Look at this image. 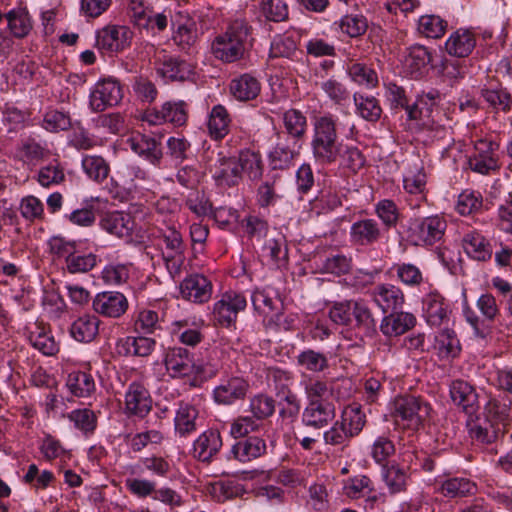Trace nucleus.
Masks as SVG:
<instances>
[{"label": "nucleus", "instance_id": "c9c22d12", "mask_svg": "<svg viewBox=\"0 0 512 512\" xmlns=\"http://www.w3.org/2000/svg\"><path fill=\"white\" fill-rule=\"evenodd\" d=\"M439 491L450 499L471 496L476 492V485L467 478H449L442 482Z\"/></svg>", "mask_w": 512, "mask_h": 512}, {"label": "nucleus", "instance_id": "4be33fe9", "mask_svg": "<svg viewBox=\"0 0 512 512\" xmlns=\"http://www.w3.org/2000/svg\"><path fill=\"white\" fill-rule=\"evenodd\" d=\"M282 123L285 133L292 140L294 145L302 142L308 129L306 115L298 109L290 108L283 112Z\"/></svg>", "mask_w": 512, "mask_h": 512}, {"label": "nucleus", "instance_id": "6e6552de", "mask_svg": "<svg viewBox=\"0 0 512 512\" xmlns=\"http://www.w3.org/2000/svg\"><path fill=\"white\" fill-rule=\"evenodd\" d=\"M209 170L217 186L229 188L241 181V170L236 157L218 153L209 164Z\"/></svg>", "mask_w": 512, "mask_h": 512}, {"label": "nucleus", "instance_id": "423d86ee", "mask_svg": "<svg viewBox=\"0 0 512 512\" xmlns=\"http://www.w3.org/2000/svg\"><path fill=\"white\" fill-rule=\"evenodd\" d=\"M247 306L246 298L235 291H228L222 294L221 298L214 303L212 316L216 325L230 327L236 320L238 313Z\"/></svg>", "mask_w": 512, "mask_h": 512}, {"label": "nucleus", "instance_id": "13d9d810", "mask_svg": "<svg viewBox=\"0 0 512 512\" xmlns=\"http://www.w3.org/2000/svg\"><path fill=\"white\" fill-rule=\"evenodd\" d=\"M297 52V43L292 36L279 35L274 38L270 47V56L273 58H292Z\"/></svg>", "mask_w": 512, "mask_h": 512}, {"label": "nucleus", "instance_id": "de8ad7c7", "mask_svg": "<svg viewBox=\"0 0 512 512\" xmlns=\"http://www.w3.org/2000/svg\"><path fill=\"white\" fill-rule=\"evenodd\" d=\"M382 477L391 494L399 493L406 489V473L396 463L384 465Z\"/></svg>", "mask_w": 512, "mask_h": 512}, {"label": "nucleus", "instance_id": "1a4fd4ad", "mask_svg": "<svg viewBox=\"0 0 512 512\" xmlns=\"http://www.w3.org/2000/svg\"><path fill=\"white\" fill-rule=\"evenodd\" d=\"M131 39L127 26L108 25L97 32L96 47L104 53H118L130 45Z\"/></svg>", "mask_w": 512, "mask_h": 512}, {"label": "nucleus", "instance_id": "58836bf2", "mask_svg": "<svg viewBox=\"0 0 512 512\" xmlns=\"http://www.w3.org/2000/svg\"><path fill=\"white\" fill-rule=\"evenodd\" d=\"M197 409L189 403H180L175 416V429L181 437L196 430Z\"/></svg>", "mask_w": 512, "mask_h": 512}, {"label": "nucleus", "instance_id": "0e129e2a", "mask_svg": "<svg viewBox=\"0 0 512 512\" xmlns=\"http://www.w3.org/2000/svg\"><path fill=\"white\" fill-rule=\"evenodd\" d=\"M97 264V256L93 253L85 255L77 254L76 252L66 263L67 271L71 274L86 273L92 270Z\"/></svg>", "mask_w": 512, "mask_h": 512}, {"label": "nucleus", "instance_id": "5701e85b", "mask_svg": "<svg viewBox=\"0 0 512 512\" xmlns=\"http://www.w3.org/2000/svg\"><path fill=\"white\" fill-rule=\"evenodd\" d=\"M372 296L383 312L395 311L404 304V294L402 290L392 284L377 285L373 289Z\"/></svg>", "mask_w": 512, "mask_h": 512}, {"label": "nucleus", "instance_id": "a878e982", "mask_svg": "<svg viewBox=\"0 0 512 512\" xmlns=\"http://www.w3.org/2000/svg\"><path fill=\"white\" fill-rule=\"evenodd\" d=\"M476 45L475 35L468 29L453 32L445 43L449 55L464 58L471 54Z\"/></svg>", "mask_w": 512, "mask_h": 512}, {"label": "nucleus", "instance_id": "680f3d73", "mask_svg": "<svg viewBox=\"0 0 512 512\" xmlns=\"http://www.w3.org/2000/svg\"><path fill=\"white\" fill-rule=\"evenodd\" d=\"M432 60L430 51L422 45H414L408 49L406 64L412 71H420L425 68Z\"/></svg>", "mask_w": 512, "mask_h": 512}, {"label": "nucleus", "instance_id": "49530a36", "mask_svg": "<svg viewBox=\"0 0 512 512\" xmlns=\"http://www.w3.org/2000/svg\"><path fill=\"white\" fill-rule=\"evenodd\" d=\"M303 387L308 403H312V401L330 402L327 397L332 393V388L327 381L320 378L307 377L303 381Z\"/></svg>", "mask_w": 512, "mask_h": 512}, {"label": "nucleus", "instance_id": "37998d69", "mask_svg": "<svg viewBox=\"0 0 512 512\" xmlns=\"http://www.w3.org/2000/svg\"><path fill=\"white\" fill-rule=\"evenodd\" d=\"M8 27L11 33L17 38L26 37L31 29L32 22L28 11L25 8L11 10L6 15Z\"/></svg>", "mask_w": 512, "mask_h": 512}, {"label": "nucleus", "instance_id": "6e6d98bb", "mask_svg": "<svg viewBox=\"0 0 512 512\" xmlns=\"http://www.w3.org/2000/svg\"><path fill=\"white\" fill-rule=\"evenodd\" d=\"M264 249L269 252L271 260L275 263L286 261L288 258L286 238L279 231H275L274 234L266 240Z\"/></svg>", "mask_w": 512, "mask_h": 512}, {"label": "nucleus", "instance_id": "3c124183", "mask_svg": "<svg viewBox=\"0 0 512 512\" xmlns=\"http://www.w3.org/2000/svg\"><path fill=\"white\" fill-rule=\"evenodd\" d=\"M297 363L310 372H323L329 366L327 356L313 349H306L297 356Z\"/></svg>", "mask_w": 512, "mask_h": 512}, {"label": "nucleus", "instance_id": "0eeeda50", "mask_svg": "<svg viewBox=\"0 0 512 512\" xmlns=\"http://www.w3.org/2000/svg\"><path fill=\"white\" fill-rule=\"evenodd\" d=\"M123 98V89L119 81L113 78L99 80L89 96V104L94 112H102L116 106Z\"/></svg>", "mask_w": 512, "mask_h": 512}, {"label": "nucleus", "instance_id": "ddd939ff", "mask_svg": "<svg viewBox=\"0 0 512 512\" xmlns=\"http://www.w3.org/2000/svg\"><path fill=\"white\" fill-rule=\"evenodd\" d=\"M96 313L109 318H119L128 309V300L120 292L106 291L98 293L93 299Z\"/></svg>", "mask_w": 512, "mask_h": 512}, {"label": "nucleus", "instance_id": "f8f14e48", "mask_svg": "<svg viewBox=\"0 0 512 512\" xmlns=\"http://www.w3.org/2000/svg\"><path fill=\"white\" fill-rule=\"evenodd\" d=\"M249 390V383L242 377L234 376L226 379L213 390V399L220 405H232L244 400Z\"/></svg>", "mask_w": 512, "mask_h": 512}, {"label": "nucleus", "instance_id": "69168bd1", "mask_svg": "<svg viewBox=\"0 0 512 512\" xmlns=\"http://www.w3.org/2000/svg\"><path fill=\"white\" fill-rule=\"evenodd\" d=\"M482 207V196L475 191H463L459 197L456 209L461 215H470Z\"/></svg>", "mask_w": 512, "mask_h": 512}, {"label": "nucleus", "instance_id": "f3484780", "mask_svg": "<svg viewBox=\"0 0 512 512\" xmlns=\"http://www.w3.org/2000/svg\"><path fill=\"white\" fill-rule=\"evenodd\" d=\"M383 232L374 219H362L354 222L350 228V239L357 246H372L380 241Z\"/></svg>", "mask_w": 512, "mask_h": 512}, {"label": "nucleus", "instance_id": "412c9836", "mask_svg": "<svg viewBox=\"0 0 512 512\" xmlns=\"http://www.w3.org/2000/svg\"><path fill=\"white\" fill-rule=\"evenodd\" d=\"M450 396L454 404L468 414H474L478 409V395L472 385L464 380H455L450 386Z\"/></svg>", "mask_w": 512, "mask_h": 512}, {"label": "nucleus", "instance_id": "cd10ccee", "mask_svg": "<svg viewBox=\"0 0 512 512\" xmlns=\"http://www.w3.org/2000/svg\"><path fill=\"white\" fill-rule=\"evenodd\" d=\"M266 452L265 441L257 436L237 441L231 449L234 458L242 463L250 462Z\"/></svg>", "mask_w": 512, "mask_h": 512}, {"label": "nucleus", "instance_id": "c03bdc74", "mask_svg": "<svg viewBox=\"0 0 512 512\" xmlns=\"http://www.w3.org/2000/svg\"><path fill=\"white\" fill-rule=\"evenodd\" d=\"M20 157L27 163H38L49 156V150L34 138L23 139L18 147Z\"/></svg>", "mask_w": 512, "mask_h": 512}, {"label": "nucleus", "instance_id": "79ce46f5", "mask_svg": "<svg viewBox=\"0 0 512 512\" xmlns=\"http://www.w3.org/2000/svg\"><path fill=\"white\" fill-rule=\"evenodd\" d=\"M241 174L245 172L251 180H258L263 174V162L259 152L249 149L240 152L237 158Z\"/></svg>", "mask_w": 512, "mask_h": 512}, {"label": "nucleus", "instance_id": "7ed1b4c3", "mask_svg": "<svg viewBox=\"0 0 512 512\" xmlns=\"http://www.w3.org/2000/svg\"><path fill=\"white\" fill-rule=\"evenodd\" d=\"M429 403L421 398L404 395L394 399L392 404V416L397 424L418 430L430 415Z\"/></svg>", "mask_w": 512, "mask_h": 512}, {"label": "nucleus", "instance_id": "2f4dec72", "mask_svg": "<svg viewBox=\"0 0 512 512\" xmlns=\"http://www.w3.org/2000/svg\"><path fill=\"white\" fill-rule=\"evenodd\" d=\"M434 348L441 359H452L459 355L461 351L460 342L456 333L445 328L435 336Z\"/></svg>", "mask_w": 512, "mask_h": 512}, {"label": "nucleus", "instance_id": "bf43d9fd", "mask_svg": "<svg viewBox=\"0 0 512 512\" xmlns=\"http://www.w3.org/2000/svg\"><path fill=\"white\" fill-rule=\"evenodd\" d=\"M446 30V22L436 15H424L419 19V31L429 38H440Z\"/></svg>", "mask_w": 512, "mask_h": 512}, {"label": "nucleus", "instance_id": "603ef678", "mask_svg": "<svg viewBox=\"0 0 512 512\" xmlns=\"http://www.w3.org/2000/svg\"><path fill=\"white\" fill-rule=\"evenodd\" d=\"M348 74L359 85L374 88L378 85V75L374 69L363 63H352L348 66Z\"/></svg>", "mask_w": 512, "mask_h": 512}, {"label": "nucleus", "instance_id": "c85d7f7f", "mask_svg": "<svg viewBox=\"0 0 512 512\" xmlns=\"http://www.w3.org/2000/svg\"><path fill=\"white\" fill-rule=\"evenodd\" d=\"M230 123L231 117L226 107L221 104L215 105L209 113L207 123L210 137L216 141L225 138L230 131Z\"/></svg>", "mask_w": 512, "mask_h": 512}, {"label": "nucleus", "instance_id": "ea45409f", "mask_svg": "<svg viewBox=\"0 0 512 512\" xmlns=\"http://www.w3.org/2000/svg\"><path fill=\"white\" fill-rule=\"evenodd\" d=\"M66 385L69 391L77 397H88L95 391L93 377L82 371L70 373Z\"/></svg>", "mask_w": 512, "mask_h": 512}, {"label": "nucleus", "instance_id": "4c0bfd02", "mask_svg": "<svg viewBox=\"0 0 512 512\" xmlns=\"http://www.w3.org/2000/svg\"><path fill=\"white\" fill-rule=\"evenodd\" d=\"M353 101L356 107V113L369 122H377L382 115V108L379 101L374 96L355 93Z\"/></svg>", "mask_w": 512, "mask_h": 512}, {"label": "nucleus", "instance_id": "bb28decb", "mask_svg": "<svg viewBox=\"0 0 512 512\" xmlns=\"http://www.w3.org/2000/svg\"><path fill=\"white\" fill-rule=\"evenodd\" d=\"M222 447L220 432L209 429L203 432L194 442V456L203 462H208Z\"/></svg>", "mask_w": 512, "mask_h": 512}, {"label": "nucleus", "instance_id": "6ab92c4d", "mask_svg": "<svg viewBox=\"0 0 512 512\" xmlns=\"http://www.w3.org/2000/svg\"><path fill=\"white\" fill-rule=\"evenodd\" d=\"M100 226L107 233L119 238H129L135 227L133 217L123 211L105 213L100 219Z\"/></svg>", "mask_w": 512, "mask_h": 512}, {"label": "nucleus", "instance_id": "09e8293b", "mask_svg": "<svg viewBox=\"0 0 512 512\" xmlns=\"http://www.w3.org/2000/svg\"><path fill=\"white\" fill-rule=\"evenodd\" d=\"M392 270L396 273L397 279L406 286L418 287L424 281L420 268L412 263H396Z\"/></svg>", "mask_w": 512, "mask_h": 512}, {"label": "nucleus", "instance_id": "4d7b16f0", "mask_svg": "<svg viewBox=\"0 0 512 512\" xmlns=\"http://www.w3.org/2000/svg\"><path fill=\"white\" fill-rule=\"evenodd\" d=\"M250 411L253 418L259 420L270 417L275 412V400L267 395L259 394L251 398Z\"/></svg>", "mask_w": 512, "mask_h": 512}, {"label": "nucleus", "instance_id": "a211bd4d", "mask_svg": "<svg viewBox=\"0 0 512 512\" xmlns=\"http://www.w3.org/2000/svg\"><path fill=\"white\" fill-rule=\"evenodd\" d=\"M180 291L184 299L194 303H204L211 298L212 284L203 275H190L182 281Z\"/></svg>", "mask_w": 512, "mask_h": 512}, {"label": "nucleus", "instance_id": "052dcab7", "mask_svg": "<svg viewBox=\"0 0 512 512\" xmlns=\"http://www.w3.org/2000/svg\"><path fill=\"white\" fill-rule=\"evenodd\" d=\"M352 315L354 316L356 327L364 329L367 334L374 331L375 321L372 312L362 301H353Z\"/></svg>", "mask_w": 512, "mask_h": 512}, {"label": "nucleus", "instance_id": "8fccbe9b", "mask_svg": "<svg viewBox=\"0 0 512 512\" xmlns=\"http://www.w3.org/2000/svg\"><path fill=\"white\" fill-rule=\"evenodd\" d=\"M82 167L88 177L96 182L104 181L110 171L109 164L101 156L89 155L82 160Z\"/></svg>", "mask_w": 512, "mask_h": 512}, {"label": "nucleus", "instance_id": "864d4df0", "mask_svg": "<svg viewBox=\"0 0 512 512\" xmlns=\"http://www.w3.org/2000/svg\"><path fill=\"white\" fill-rule=\"evenodd\" d=\"M260 13L268 21L282 22L288 19V5L284 0H261Z\"/></svg>", "mask_w": 512, "mask_h": 512}, {"label": "nucleus", "instance_id": "2eb2a0df", "mask_svg": "<svg viewBox=\"0 0 512 512\" xmlns=\"http://www.w3.org/2000/svg\"><path fill=\"white\" fill-rule=\"evenodd\" d=\"M130 149L149 163L157 166L163 158L162 146L155 138L141 133L127 139Z\"/></svg>", "mask_w": 512, "mask_h": 512}, {"label": "nucleus", "instance_id": "72a5a7b5", "mask_svg": "<svg viewBox=\"0 0 512 512\" xmlns=\"http://www.w3.org/2000/svg\"><path fill=\"white\" fill-rule=\"evenodd\" d=\"M260 89L259 81L249 74H243L233 79L230 84L231 94L240 101L255 99L259 95Z\"/></svg>", "mask_w": 512, "mask_h": 512}, {"label": "nucleus", "instance_id": "f03ea898", "mask_svg": "<svg viewBox=\"0 0 512 512\" xmlns=\"http://www.w3.org/2000/svg\"><path fill=\"white\" fill-rule=\"evenodd\" d=\"M250 30L251 27L244 19L231 22L225 32L216 36L211 44L214 57L226 63L240 60L246 51Z\"/></svg>", "mask_w": 512, "mask_h": 512}, {"label": "nucleus", "instance_id": "9d476101", "mask_svg": "<svg viewBox=\"0 0 512 512\" xmlns=\"http://www.w3.org/2000/svg\"><path fill=\"white\" fill-rule=\"evenodd\" d=\"M161 237L165 244L163 259L166 267L171 275L179 274L184 263L185 252L182 236L175 227H167L166 230L161 231Z\"/></svg>", "mask_w": 512, "mask_h": 512}, {"label": "nucleus", "instance_id": "473e14b6", "mask_svg": "<svg viewBox=\"0 0 512 512\" xmlns=\"http://www.w3.org/2000/svg\"><path fill=\"white\" fill-rule=\"evenodd\" d=\"M301 145H290L288 142H278L269 154L270 165L273 169L289 168L299 155Z\"/></svg>", "mask_w": 512, "mask_h": 512}, {"label": "nucleus", "instance_id": "39448f33", "mask_svg": "<svg viewBox=\"0 0 512 512\" xmlns=\"http://www.w3.org/2000/svg\"><path fill=\"white\" fill-rule=\"evenodd\" d=\"M446 228V221L435 215L414 219L409 230L416 245L431 246L442 239Z\"/></svg>", "mask_w": 512, "mask_h": 512}, {"label": "nucleus", "instance_id": "b1692460", "mask_svg": "<svg viewBox=\"0 0 512 512\" xmlns=\"http://www.w3.org/2000/svg\"><path fill=\"white\" fill-rule=\"evenodd\" d=\"M415 324L416 317L412 313L395 310L383 318L380 330L388 337L399 336L412 329Z\"/></svg>", "mask_w": 512, "mask_h": 512}, {"label": "nucleus", "instance_id": "f704fd0d", "mask_svg": "<svg viewBox=\"0 0 512 512\" xmlns=\"http://www.w3.org/2000/svg\"><path fill=\"white\" fill-rule=\"evenodd\" d=\"M172 40L179 50L188 54L193 53L198 42L196 24L192 21H187L179 25L173 32Z\"/></svg>", "mask_w": 512, "mask_h": 512}, {"label": "nucleus", "instance_id": "aec40b11", "mask_svg": "<svg viewBox=\"0 0 512 512\" xmlns=\"http://www.w3.org/2000/svg\"><path fill=\"white\" fill-rule=\"evenodd\" d=\"M423 313L430 326L438 327L449 320L448 305L438 291H431L423 298Z\"/></svg>", "mask_w": 512, "mask_h": 512}, {"label": "nucleus", "instance_id": "e2e57ef3", "mask_svg": "<svg viewBox=\"0 0 512 512\" xmlns=\"http://www.w3.org/2000/svg\"><path fill=\"white\" fill-rule=\"evenodd\" d=\"M509 399L492 398L485 406L487 417H491L495 421L504 422L509 419L512 407Z\"/></svg>", "mask_w": 512, "mask_h": 512}, {"label": "nucleus", "instance_id": "4468645a", "mask_svg": "<svg viewBox=\"0 0 512 512\" xmlns=\"http://www.w3.org/2000/svg\"><path fill=\"white\" fill-rule=\"evenodd\" d=\"M336 417V408L333 402L308 403L302 414V422L307 427L322 429L328 426Z\"/></svg>", "mask_w": 512, "mask_h": 512}, {"label": "nucleus", "instance_id": "f257e3e1", "mask_svg": "<svg viewBox=\"0 0 512 512\" xmlns=\"http://www.w3.org/2000/svg\"><path fill=\"white\" fill-rule=\"evenodd\" d=\"M311 150L314 160L321 165H330L338 161L343 144L339 141L337 118L325 113L313 120Z\"/></svg>", "mask_w": 512, "mask_h": 512}, {"label": "nucleus", "instance_id": "e433bc0d", "mask_svg": "<svg viewBox=\"0 0 512 512\" xmlns=\"http://www.w3.org/2000/svg\"><path fill=\"white\" fill-rule=\"evenodd\" d=\"M338 421L352 438L363 430L366 424V415L359 405H349L343 409L341 419Z\"/></svg>", "mask_w": 512, "mask_h": 512}, {"label": "nucleus", "instance_id": "774afa93", "mask_svg": "<svg viewBox=\"0 0 512 512\" xmlns=\"http://www.w3.org/2000/svg\"><path fill=\"white\" fill-rule=\"evenodd\" d=\"M164 115L166 122L175 126H182L188 119L187 105L183 101L165 102Z\"/></svg>", "mask_w": 512, "mask_h": 512}, {"label": "nucleus", "instance_id": "338daca9", "mask_svg": "<svg viewBox=\"0 0 512 512\" xmlns=\"http://www.w3.org/2000/svg\"><path fill=\"white\" fill-rule=\"evenodd\" d=\"M367 28V20L362 15H346L340 22V29L350 37H359L363 35Z\"/></svg>", "mask_w": 512, "mask_h": 512}, {"label": "nucleus", "instance_id": "7c9ffc66", "mask_svg": "<svg viewBox=\"0 0 512 512\" xmlns=\"http://www.w3.org/2000/svg\"><path fill=\"white\" fill-rule=\"evenodd\" d=\"M463 248L471 258L478 261H487L492 257L490 243L478 232H470L464 236Z\"/></svg>", "mask_w": 512, "mask_h": 512}, {"label": "nucleus", "instance_id": "393cba45", "mask_svg": "<svg viewBox=\"0 0 512 512\" xmlns=\"http://www.w3.org/2000/svg\"><path fill=\"white\" fill-rule=\"evenodd\" d=\"M162 77L171 81H186L194 75L193 66L177 57H165L157 67Z\"/></svg>", "mask_w": 512, "mask_h": 512}, {"label": "nucleus", "instance_id": "c756f323", "mask_svg": "<svg viewBox=\"0 0 512 512\" xmlns=\"http://www.w3.org/2000/svg\"><path fill=\"white\" fill-rule=\"evenodd\" d=\"M99 319L94 315H82L70 327V335L78 342L88 343L98 334Z\"/></svg>", "mask_w": 512, "mask_h": 512}, {"label": "nucleus", "instance_id": "20e7f679", "mask_svg": "<svg viewBox=\"0 0 512 512\" xmlns=\"http://www.w3.org/2000/svg\"><path fill=\"white\" fill-rule=\"evenodd\" d=\"M255 311L263 317L267 327L278 326L283 315V302L276 291L256 289L251 296Z\"/></svg>", "mask_w": 512, "mask_h": 512}, {"label": "nucleus", "instance_id": "5fc2aeb1", "mask_svg": "<svg viewBox=\"0 0 512 512\" xmlns=\"http://www.w3.org/2000/svg\"><path fill=\"white\" fill-rule=\"evenodd\" d=\"M343 490L344 494L351 499L365 497L373 492L372 481L365 475L356 476L346 481Z\"/></svg>", "mask_w": 512, "mask_h": 512}, {"label": "nucleus", "instance_id": "dca6fc26", "mask_svg": "<svg viewBox=\"0 0 512 512\" xmlns=\"http://www.w3.org/2000/svg\"><path fill=\"white\" fill-rule=\"evenodd\" d=\"M164 363L172 377L189 376L195 369L198 370L189 350L183 347L169 348L165 354Z\"/></svg>", "mask_w": 512, "mask_h": 512}, {"label": "nucleus", "instance_id": "9b49d317", "mask_svg": "<svg viewBox=\"0 0 512 512\" xmlns=\"http://www.w3.org/2000/svg\"><path fill=\"white\" fill-rule=\"evenodd\" d=\"M151 409L152 399L147 388L139 382H132L125 393V414L144 418Z\"/></svg>", "mask_w": 512, "mask_h": 512}, {"label": "nucleus", "instance_id": "a18cd8bd", "mask_svg": "<svg viewBox=\"0 0 512 512\" xmlns=\"http://www.w3.org/2000/svg\"><path fill=\"white\" fill-rule=\"evenodd\" d=\"M470 438L479 444H491L497 438V430L489 420L470 421L467 424Z\"/></svg>", "mask_w": 512, "mask_h": 512}, {"label": "nucleus", "instance_id": "a19ab883", "mask_svg": "<svg viewBox=\"0 0 512 512\" xmlns=\"http://www.w3.org/2000/svg\"><path fill=\"white\" fill-rule=\"evenodd\" d=\"M125 355L147 357L155 347V340L149 337L128 336L119 343Z\"/></svg>", "mask_w": 512, "mask_h": 512}]
</instances>
